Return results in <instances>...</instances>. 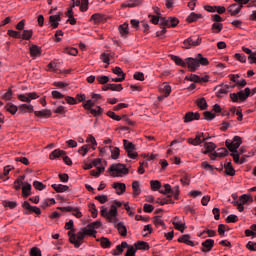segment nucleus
<instances>
[{"label": "nucleus", "mask_w": 256, "mask_h": 256, "mask_svg": "<svg viewBox=\"0 0 256 256\" xmlns=\"http://www.w3.org/2000/svg\"><path fill=\"white\" fill-rule=\"evenodd\" d=\"M108 171L111 173L112 177H123V175L129 173V170L123 164H112Z\"/></svg>", "instance_id": "nucleus-1"}, {"label": "nucleus", "mask_w": 256, "mask_h": 256, "mask_svg": "<svg viewBox=\"0 0 256 256\" xmlns=\"http://www.w3.org/2000/svg\"><path fill=\"white\" fill-rule=\"evenodd\" d=\"M249 95H251V89L245 88L244 90H241L238 93H231L230 98L233 101V103H239L241 101H247Z\"/></svg>", "instance_id": "nucleus-2"}, {"label": "nucleus", "mask_w": 256, "mask_h": 256, "mask_svg": "<svg viewBox=\"0 0 256 256\" xmlns=\"http://www.w3.org/2000/svg\"><path fill=\"white\" fill-rule=\"evenodd\" d=\"M243 143V139L240 136H234L232 140L228 139L225 142V145L227 149H229L232 153H238V148L241 147V144Z\"/></svg>", "instance_id": "nucleus-3"}, {"label": "nucleus", "mask_w": 256, "mask_h": 256, "mask_svg": "<svg viewBox=\"0 0 256 256\" xmlns=\"http://www.w3.org/2000/svg\"><path fill=\"white\" fill-rule=\"evenodd\" d=\"M68 235L70 237L69 241L76 247V249H79L81 245L83 244V240L85 239V232L79 231L77 234H71V231L68 232Z\"/></svg>", "instance_id": "nucleus-4"}, {"label": "nucleus", "mask_w": 256, "mask_h": 256, "mask_svg": "<svg viewBox=\"0 0 256 256\" xmlns=\"http://www.w3.org/2000/svg\"><path fill=\"white\" fill-rule=\"evenodd\" d=\"M123 145L128 157H130V159H137L139 154L135 151V144L127 139H124Z\"/></svg>", "instance_id": "nucleus-5"}, {"label": "nucleus", "mask_w": 256, "mask_h": 256, "mask_svg": "<svg viewBox=\"0 0 256 256\" xmlns=\"http://www.w3.org/2000/svg\"><path fill=\"white\" fill-rule=\"evenodd\" d=\"M201 41H203L202 38L198 37H190L183 42V48L184 49H191V47H199L201 45Z\"/></svg>", "instance_id": "nucleus-6"}, {"label": "nucleus", "mask_w": 256, "mask_h": 256, "mask_svg": "<svg viewBox=\"0 0 256 256\" xmlns=\"http://www.w3.org/2000/svg\"><path fill=\"white\" fill-rule=\"evenodd\" d=\"M23 209H26L25 215H29V213H35L36 215H41V209L37 206H31L28 201H25L22 204Z\"/></svg>", "instance_id": "nucleus-7"}, {"label": "nucleus", "mask_w": 256, "mask_h": 256, "mask_svg": "<svg viewBox=\"0 0 256 256\" xmlns=\"http://www.w3.org/2000/svg\"><path fill=\"white\" fill-rule=\"evenodd\" d=\"M39 95L36 92H30L26 94L18 95L19 101H23L24 103H31L32 99H38Z\"/></svg>", "instance_id": "nucleus-8"}, {"label": "nucleus", "mask_w": 256, "mask_h": 256, "mask_svg": "<svg viewBox=\"0 0 256 256\" xmlns=\"http://www.w3.org/2000/svg\"><path fill=\"white\" fill-rule=\"evenodd\" d=\"M186 67H188L192 73H195V71L199 69V61L197 58H186Z\"/></svg>", "instance_id": "nucleus-9"}, {"label": "nucleus", "mask_w": 256, "mask_h": 256, "mask_svg": "<svg viewBox=\"0 0 256 256\" xmlns=\"http://www.w3.org/2000/svg\"><path fill=\"white\" fill-rule=\"evenodd\" d=\"M107 220L110 223H117V207L114 205H111V209L108 211Z\"/></svg>", "instance_id": "nucleus-10"}, {"label": "nucleus", "mask_w": 256, "mask_h": 256, "mask_svg": "<svg viewBox=\"0 0 256 256\" xmlns=\"http://www.w3.org/2000/svg\"><path fill=\"white\" fill-rule=\"evenodd\" d=\"M184 123H191V121H199V119H201V115L196 112V113H193V112H187L184 117Z\"/></svg>", "instance_id": "nucleus-11"}, {"label": "nucleus", "mask_w": 256, "mask_h": 256, "mask_svg": "<svg viewBox=\"0 0 256 256\" xmlns=\"http://www.w3.org/2000/svg\"><path fill=\"white\" fill-rule=\"evenodd\" d=\"M202 137H203V133L196 135L195 138H188L187 142L190 145H194V146L201 145V143H204V141H207V138L202 139Z\"/></svg>", "instance_id": "nucleus-12"}, {"label": "nucleus", "mask_w": 256, "mask_h": 256, "mask_svg": "<svg viewBox=\"0 0 256 256\" xmlns=\"http://www.w3.org/2000/svg\"><path fill=\"white\" fill-rule=\"evenodd\" d=\"M242 9H243L242 5L234 3L228 7V13H230V15H232V16L239 15V13H241Z\"/></svg>", "instance_id": "nucleus-13"}, {"label": "nucleus", "mask_w": 256, "mask_h": 256, "mask_svg": "<svg viewBox=\"0 0 256 256\" xmlns=\"http://www.w3.org/2000/svg\"><path fill=\"white\" fill-rule=\"evenodd\" d=\"M113 189H115L117 195H123L125 191L127 190V186L125 183L116 182L112 185Z\"/></svg>", "instance_id": "nucleus-14"}, {"label": "nucleus", "mask_w": 256, "mask_h": 256, "mask_svg": "<svg viewBox=\"0 0 256 256\" xmlns=\"http://www.w3.org/2000/svg\"><path fill=\"white\" fill-rule=\"evenodd\" d=\"M213 245H215V240L213 239H207L202 243V251L204 253H207L213 249Z\"/></svg>", "instance_id": "nucleus-15"}, {"label": "nucleus", "mask_w": 256, "mask_h": 256, "mask_svg": "<svg viewBox=\"0 0 256 256\" xmlns=\"http://www.w3.org/2000/svg\"><path fill=\"white\" fill-rule=\"evenodd\" d=\"M172 224L174 226L175 229H177L178 231H181L182 233L185 232V223H181L179 221V217H174L172 220Z\"/></svg>", "instance_id": "nucleus-16"}, {"label": "nucleus", "mask_w": 256, "mask_h": 256, "mask_svg": "<svg viewBox=\"0 0 256 256\" xmlns=\"http://www.w3.org/2000/svg\"><path fill=\"white\" fill-rule=\"evenodd\" d=\"M64 155H67V153L61 149H55L54 151H52L49 155V159H51L52 161L55 159H59V157H63Z\"/></svg>", "instance_id": "nucleus-17"}, {"label": "nucleus", "mask_w": 256, "mask_h": 256, "mask_svg": "<svg viewBox=\"0 0 256 256\" xmlns=\"http://www.w3.org/2000/svg\"><path fill=\"white\" fill-rule=\"evenodd\" d=\"M51 187L56 193H66L69 191V186L63 184H52Z\"/></svg>", "instance_id": "nucleus-18"}, {"label": "nucleus", "mask_w": 256, "mask_h": 256, "mask_svg": "<svg viewBox=\"0 0 256 256\" xmlns=\"http://www.w3.org/2000/svg\"><path fill=\"white\" fill-rule=\"evenodd\" d=\"M59 21H61L60 15H52L49 17V23L53 29H57V27H59Z\"/></svg>", "instance_id": "nucleus-19"}, {"label": "nucleus", "mask_w": 256, "mask_h": 256, "mask_svg": "<svg viewBox=\"0 0 256 256\" xmlns=\"http://www.w3.org/2000/svg\"><path fill=\"white\" fill-rule=\"evenodd\" d=\"M190 239H191V236L189 234H185L178 239V242L185 243L186 245H190V247H195V243Z\"/></svg>", "instance_id": "nucleus-20"}, {"label": "nucleus", "mask_w": 256, "mask_h": 256, "mask_svg": "<svg viewBox=\"0 0 256 256\" xmlns=\"http://www.w3.org/2000/svg\"><path fill=\"white\" fill-rule=\"evenodd\" d=\"M156 203H158L159 205H169L175 203L173 202V198L171 195L166 196L165 198H158Z\"/></svg>", "instance_id": "nucleus-21"}, {"label": "nucleus", "mask_w": 256, "mask_h": 256, "mask_svg": "<svg viewBox=\"0 0 256 256\" xmlns=\"http://www.w3.org/2000/svg\"><path fill=\"white\" fill-rule=\"evenodd\" d=\"M118 31L122 37H127V35H129V24H121L118 28Z\"/></svg>", "instance_id": "nucleus-22"}, {"label": "nucleus", "mask_w": 256, "mask_h": 256, "mask_svg": "<svg viewBox=\"0 0 256 256\" xmlns=\"http://www.w3.org/2000/svg\"><path fill=\"white\" fill-rule=\"evenodd\" d=\"M22 195L23 197H29L31 195V185L28 182H24V184H22Z\"/></svg>", "instance_id": "nucleus-23"}, {"label": "nucleus", "mask_w": 256, "mask_h": 256, "mask_svg": "<svg viewBox=\"0 0 256 256\" xmlns=\"http://www.w3.org/2000/svg\"><path fill=\"white\" fill-rule=\"evenodd\" d=\"M33 105L21 104L19 106V113H33Z\"/></svg>", "instance_id": "nucleus-24"}, {"label": "nucleus", "mask_w": 256, "mask_h": 256, "mask_svg": "<svg viewBox=\"0 0 256 256\" xmlns=\"http://www.w3.org/2000/svg\"><path fill=\"white\" fill-rule=\"evenodd\" d=\"M127 247H129V244H127V242H122L121 244L117 245L114 255L115 256L121 255L124 249H127Z\"/></svg>", "instance_id": "nucleus-25"}, {"label": "nucleus", "mask_w": 256, "mask_h": 256, "mask_svg": "<svg viewBox=\"0 0 256 256\" xmlns=\"http://www.w3.org/2000/svg\"><path fill=\"white\" fill-rule=\"evenodd\" d=\"M116 229L122 237H127V227H125V224L123 222H119L116 225Z\"/></svg>", "instance_id": "nucleus-26"}, {"label": "nucleus", "mask_w": 256, "mask_h": 256, "mask_svg": "<svg viewBox=\"0 0 256 256\" xmlns=\"http://www.w3.org/2000/svg\"><path fill=\"white\" fill-rule=\"evenodd\" d=\"M135 248H136V251H137V250L148 251V249H149V243H147V242H145V241H138V242L135 244Z\"/></svg>", "instance_id": "nucleus-27"}, {"label": "nucleus", "mask_w": 256, "mask_h": 256, "mask_svg": "<svg viewBox=\"0 0 256 256\" xmlns=\"http://www.w3.org/2000/svg\"><path fill=\"white\" fill-rule=\"evenodd\" d=\"M33 37V30H23L22 34L20 33V39L24 41H29Z\"/></svg>", "instance_id": "nucleus-28"}, {"label": "nucleus", "mask_w": 256, "mask_h": 256, "mask_svg": "<svg viewBox=\"0 0 256 256\" xmlns=\"http://www.w3.org/2000/svg\"><path fill=\"white\" fill-rule=\"evenodd\" d=\"M5 110L8 111V113H11V115H15V113L19 111V107L15 106V104L13 103H8L5 106Z\"/></svg>", "instance_id": "nucleus-29"}, {"label": "nucleus", "mask_w": 256, "mask_h": 256, "mask_svg": "<svg viewBox=\"0 0 256 256\" xmlns=\"http://www.w3.org/2000/svg\"><path fill=\"white\" fill-rule=\"evenodd\" d=\"M203 17L201 14H197L195 12L190 13V15L187 17L186 21L188 23H195L198 19H201Z\"/></svg>", "instance_id": "nucleus-30"}, {"label": "nucleus", "mask_w": 256, "mask_h": 256, "mask_svg": "<svg viewBox=\"0 0 256 256\" xmlns=\"http://www.w3.org/2000/svg\"><path fill=\"white\" fill-rule=\"evenodd\" d=\"M228 93H229V86L224 85L217 90L216 95H217V97H223L224 95H227Z\"/></svg>", "instance_id": "nucleus-31"}, {"label": "nucleus", "mask_w": 256, "mask_h": 256, "mask_svg": "<svg viewBox=\"0 0 256 256\" xmlns=\"http://www.w3.org/2000/svg\"><path fill=\"white\" fill-rule=\"evenodd\" d=\"M171 59L174 61V63H176V65H179L180 67H186V60L181 59L179 56L172 55Z\"/></svg>", "instance_id": "nucleus-32"}, {"label": "nucleus", "mask_w": 256, "mask_h": 256, "mask_svg": "<svg viewBox=\"0 0 256 256\" xmlns=\"http://www.w3.org/2000/svg\"><path fill=\"white\" fill-rule=\"evenodd\" d=\"M239 201L241 205H247V202L250 201V203H253V197L243 194L242 196L239 197Z\"/></svg>", "instance_id": "nucleus-33"}, {"label": "nucleus", "mask_w": 256, "mask_h": 256, "mask_svg": "<svg viewBox=\"0 0 256 256\" xmlns=\"http://www.w3.org/2000/svg\"><path fill=\"white\" fill-rule=\"evenodd\" d=\"M231 157H233L234 162L238 165H243L245 163V156L240 157L239 154L231 153Z\"/></svg>", "instance_id": "nucleus-34"}, {"label": "nucleus", "mask_w": 256, "mask_h": 256, "mask_svg": "<svg viewBox=\"0 0 256 256\" xmlns=\"http://www.w3.org/2000/svg\"><path fill=\"white\" fill-rule=\"evenodd\" d=\"M36 117H51V110L34 111Z\"/></svg>", "instance_id": "nucleus-35"}, {"label": "nucleus", "mask_w": 256, "mask_h": 256, "mask_svg": "<svg viewBox=\"0 0 256 256\" xmlns=\"http://www.w3.org/2000/svg\"><path fill=\"white\" fill-rule=\"evenodd\" d=\"M30 55L31 57H37L38 55H41V49L37 45H32L30 47Z\"/></svg>", "instance_id": "nucleus-36"}, {"label": "nucleus", "mask_w": 256, "mask_h": 256, "mask_svg": "<svg viewBox=\"0 0 256 256\" xmlns=\"http://www.w3.org/2000/svg\"><path fill=\"white\" fill-rule=\"evenodd\" d=\"M225 173L228 174L230 177L235 176V169L233 168V166L231 165V162H228L225 165Z\"/></svg>", "instance_id": "nucleus-37"}, {"label": "nucleus", "mask_w": 256, "mask_h": 256, "mask_svg": "<svg viewBox=\"0 0 256 256\" xmlns=\"http://www.w3.org/2000/svg\"><path fill=\"white\" fill-rule=\"evenodd\" d=\"M110 153H111L112 159H119L121 150H119V148L117 147L110 146Z\"/></svg>", "instance_id": "nucleus-38"}, {"label": "nucleus", "mask_w": 256, "mask_h": 256, "mask_svg": "<svg viewBox=\"0 0 256 256\" xmlns=\"http://www.w3.org/2000/svg\"><path fill=\"white\" fill-rule=\"evenodd\" d=\"M196 60L198 61L199 67H201V65H207L209 63V60L203 57V54H198Z\"/></svg>", "instance_id": "nucleus-39"}, {"label": "nucleus", "mask_w": 256, "mask_h": 256, "mask_svg": "<svg viewBox=\"0 0 256 256\" xmlns=\"http://www.w3.org/2000/svg\"><path fill=\"white\" fill-rule=\"evenodd\" d=\"M100 244L103 249H109L111 247V241L106 237L100 238Z\"/></svg>", "instance_id": "nucleus-40"}, {"label": "nucleus", "mask_w": 256, "mask_h": 256, "mask_svg": "<svg viewBox=\"0 0 256 256\" xmlns=\"http://www.w3.org/2000/svg\"><path fill=\"white\" fill-rule=\"evenodd\" d=\"M212 31H213V33H221V31H223V24L214 22L212 24Z\"/></svg>", "instance_id": "nucleus-41"}, {"label": "nucleus", "mask_w": 256, "mask_h": 256, "mask_svg": "<svg viewBox=\"0 0 256 256\" xmlns=\"http://www.w3.org/2000/svg\"><path fill=\"white\" fill-rule=\"evenodd\" d=\"M217 157H227L229 155V151L226 148H219L217 152H214Z\"/></svg>", "instance_id": "nucleus-42"}, {"label": "nucleus", "mask_w": 256, "mask_h": 256, "mask_svg": "<svg viewBox=\"0 0 256 256\" xmlns=\"http://www.w3.org/2000/svg\"><path fill=\"white\" fill-rule=\"evenodd\" d=\"M132 188H133V195H135V197H137V195H141V189L139 188L138 181H134L132 183Z\"/></svg>", "instance_id": "nucleus-43"}, {"label": "nucleus", "mask_w": 256, "mask_h": 256, "mask_svg": "<svg viewBox=\"0 0 256 256\" xmlns=\"http://www.w3.org/2000/svg\"><path fill=\"white\" fill-rule=\"evenodd\" d=\"M150 185L153 191H159L161 189V182L159 180H151Z\"/></svg>", "instance_id": "nucleus-44"}, {"label": "nucleus", "mask_w": 256, "mask_h": 256, "mask_svg": "<svg viewBox=\"0 0 256 256\" xmlns=\"http://www.w3.org/2000/svg\"><path fill=\"white\" fill-rule=\"evenodd\" d=\"M103 171H105V166H99L97 167V171L95 170L90 171V175H92V177H99V175H101Z\"/></svg>", "instance_id": "nucleus-45"}, {"label": "nucleus", "mask_w": 256, "mask_h": 256, "mask_svg": "<svg viewBox=\"0 0 256 256\" xmlns=\"http://www.w3.org/2000/svg\"><path fill=\"white\" fill-rule=\"evenodd\" d=\"M179 19L177 17H168V27H177Z\"/></svg>", "instance_id": "nucleus-46"}, {"label": "nucleus", "mask_w": 256, "mask_h": 256, "mask_svg": "<svg viewBox=\"0 0 256 256\" xmlns=\"http://www.w3.org/2000/svg\"><path fill=\"white\" fill-rule=\"evenodd\" d=\"M197 105L202 111H205V109H207V100L200 98L197 100Z\"/></svg>", "instance_id": "nucleus-47"}, {"label": "nucleus", "mask_w": 256, "mask_h": 256, "mask_svg": "<svg viewBox=\"0 0 256 256\" xmlns=\"http://www.w3.org/2000/svg\"><path fill=\"white\" fill-rule=\"evenodd\" d=\"M204 115V119L206 121H213V119H215L216 115L215 113L211 112V111H205L203 112Z\"/></svg>", "instance_id": "nucleus-48"}, {"label": "nucleus", "mask_w": 256, "mask_h": 256, "mask_svg": "<svg viewBox=\"0 0 256 256\" xmlns=\"http://www.w3.org/2000/svg\"><path fill=\"white\" fill-rule=\"evenodd\" d=\"M82 231L84 232L85 236H89V237H95V233H97L96 230H94L93 228H83Z\"/></svg>", "instance_id": "nucleus-49"}, {"label": "nucleus", "mask_w": 256, "mask_h": 256, "mask_svg": "<svg viewBox=\"0 0 256 256\" xmlns=\"http://www.w3.org/2000/svg\"><path fill=\"white\" fill-rule=\"evenodd\" d=\"M7 35L13 39H21V32L15 30H8Z\"/></svg>", "instance_id": "nucleus-50"}, {"label": "nucleus", "mask_w": 256, "mask_h": 256, "mask_svg": "<svg viewBox=\"0 0 256 256\" xmlns=\"http://www.w3.org/2000/svg\"><path fill=\"white\" fill-rule=\"evenodd\" d=\"M153 223L156 227H163V229H165V222H163V220H161V218L159 216L154 217Z\"/></svg>", "instance_id": "nucleus-51"}, {"label": "nucleus", "mask_w": 256, "mask_h": 256, "mask_svg": "<svg viewBox=\"0 0 256 256\" xmlns=\"http://www.w3.org/2000/svg\"><path fill=\"white\" fill-rule=\"evenodd\" d=\"M204 147L205 149H207L210 153L212 151H215V149H217V145H215V143L213 142H205L204 143Z\"/></svg>", "instance_id": "nucleus-52"}, {"label": "nucleus", "mask_w": 256, "mask_h": 256, "mask_svg": "<svg viewBox=\"0 0 256 256\" xmlns=\"http://www.w3.org/2000/svg\"><path fill=\"white\" fill-rule=\"evenodd\" d=\"M90 21H94V23H101V21H103V16L99 13H95L91 16Z\"/></svg>", "instance_id": "nucleus-53"}, {"label": "nucleus", "mask_w": 256, "mask_h": 256, "mask_svg": "<svg viewBox=\"0 0 256 256\" xmlns=\"http://www.w3.org/2000/svg\"><path fill=\"white\" fill-rule=\"evenodd\" d=\"M12 98H13V90L11 89H8V91L2 95V99L4 101H11Z\"/></svg>", "instance_id": "nucleus-54"}, {"label": "nucleus", "mask_w": 256, "mask_h": 256, "mask_svg": "<svg viewBox=\"0 0 256 256\" xmlns=\"http://www.w3.org/2000/svg\"><path fill=\"white\" fill-rule=\"evenodd\" d=\"M2 205L9 207V209H15V207H17V202L5 200L2 202Z\"/></svg>", "instance_id": "nucleus-55"}, {"label": "nucleus", "mask_w": 256, "mask_h": 256, "mask_svg": "<svg viewBox=\"0 0 256 256\" xmlns=\"http://www.w3.org/2000/svg\"><path fill=\"white\" fill-rule=\"evenodd\" d=\"M126 248H127V251L125 256H135V253H137V249L135 248V246H128Z\"/></svg>", "instance_id": "nucleus-56"}, {"label": "nucleus", "mask_w": 256, "mask_h": 256, "mask_svg": "<svg viewBox=\"0 0 256 256\" xmlns=\"http://www.w3.org/2000/svg\"><path fill=\"white\" fill-rule=\"evenodd\" d=\"M201 167L206 171H210L211 173L215 171V167L213 165H210L208 162H202Z\"/></svg>", "instance_id": "nucleus-57"}, {"label": "nucleus", "mask_w": 256, "mask_h": 256, "mask_svg": "<svg viewBox=\"0 0 256 256\" xmlns=\"http://www.w3.org/2000/svg\"><path fill=\"white\" fill-rule=\"evenodd\" d=\"M88 111H90L91 115H93L94 117H98V115H101V107L97 106L96 109L90 108L88 109Z\"/></svg>", "instance_id": "nucleus-58"}, {"label": "nucleus", "mask_w": 256, "mask_h": 256, "mask_svg": "<svg viewBox=\"0 0 256 256\" xmlns=\"http://www.w3.org/2000/svg\"><path fill=\"white\" fill-rule=\"evenodd\" d=\"M95 200L96 201H99V203H101V205L107 203V201H109V198H107V196L105 195H98V196H95Z\"/></svg>", "instance_id": "nucleus-59"}, {"label": "nucleus", "mask_w": 256, "mask_h": 256, "mask_svg": "<svg viewBox=\"0 0 256 256\" xmlns=\"http://www.w3.org/2000/svg\"><path fill=\"white\" fill-rule=\"evenodd\" d=\"M83 107H84V109H86V110H89V109H91L92 107H95V102H94L93 98L90 99V100H87L86 103L83 104Z\"/></svg>", "instance_id": "nucleus-60"}, {"label": "nucleus", "mask_w": 256, "mask_h": 256, "mask_svg": "<svg viewBox=\"0 0 256 256\" xmlns=\"http://www.w3.org/2000/svg\"><path fill=\"white\" fill-rule=\"evenodd\" d=\"M96 80L100 85H105L106 83H109V78L107 76H97Z\"/></svg>", "instance_id": "nucleus-61"}, {"label": "nucleus", "mask_w": 256, "mask_h": 256, "mask_svg": "<svg viewBox=\"0 0 256 256\" xmlns=\"http://www.w3.org/2000/svg\"><path fill=\"white\" fill-rule=\"evenodd\" d=\"M15 161L17 163H22L23 165H29V159H27L26 157H23V156L16 157Z\"/></svg>", "instance_id": "nucleus-62"}, {"label": "nucleus", "mask_w": 256, "mask_h": 256, "mask_svg": "<svg viewBox=\"0 0 256 256\" xmlns=\"http://www.w3.org/2000/svg\"><path fill=\"white\" fill-rule=\"evenodd\" d=\"M110 91H123V85H121V84H110Z\"/></svg>", "instance_id": "nucleus-63"}, {"label": "nucleus", "mask_w": 256, "mask_h": 256, "mask_svg": "<svg viewBox=\"0 0 256 256\" xmlns=\"http://www.w3.org/2000/svg\"><path fill=\"white\" fill-rule=\"evenodd\" d=\"M89 210L91 211V213H92V217H93V219H96V217H97V207L95 206V204H90L89 205Z\"/></svg>", "instance_id": "nucleus-64"}]
</instances>
